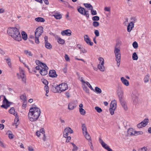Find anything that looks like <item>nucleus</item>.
Listing matches in <instances>:
<instances>
[{
	"label": "nucleus",
	"instance_id": "nucleus-30",
	"mask_svg": "<svg viewBox=\"0 0 151 151\" xmlns=\"http://www.w3.org/2000/svg\"><path fill=\"white\" fill-rule=\"evenodd\" d=\"M5 60L6 61V62L7 63L8 65L10 68L12 67V63L11 61V59L10 58H8L6 59H5Z\"/></svg>",
	"mask_w": 151,
	"mask_h": 151
},
{
	"label": "nucleus",
	"instance_id": "nucleus-14",
	"mask_svg": "<svg viewBox=\"0 0 151 151\" xmlns=\"http://www.w3.org/2000/svg\"><path fill=\"white\" fill-rule=\"evenodd\" d=\"M132 99L133 104L134 105L137 104L138 101V97L137 96L133 94L132 95Z\"/></svg>",
	"mask_w": 151,
	"mask_h": 151
},
{
	"label": "nucleus",
	"instance_id": "nucleus-58",
	"mask_svg": "<svg viewBox=\"0 0 151 151\" xmlns=\"http://www.w3.org/2000/svg\"><path fill=\"white\" fill-rule=\"evenodd\" d=\"M121 58L116 59V61L117 62V65L118 67H119L120 65Z\"/></svg>",
	"mask_w": 151,
	"mask_h": 151
},
{
	"label": "nucleus",
	"instance_id": "nucleus-11",
	"mask_svg": "<svg viewBox=\"0 0 151 151\" xmlns=\"http://www.w3.org/2000/svg\"><path fill=\"white\" fill-rule=\"evenodd\" d=\"M84 40L86 42L88 45L92 46L93 45V43L91 42L88 35H86L84 36Z\"/></svg>",
	"mask_w": 151,
	"mask_h": 151
},
{
	"label": "nucleus",
	"instance_id": "nucleus-10",
	"mask_svg": "<svg viewBox=\"0 0 151 151\" xmlns=\"http://www.w3.org/2000/svg\"><path fill=\"white\" fill-rule=\"evenodd\" d=\"M60 89L62 91H64L67 90L68 88V85L67 83H63L60 84Z\"/></svg>",
	"mask_w": 151,
	"mask_h": 151
},
{
	"label": "nucleus",
	"instance_id": "nucleus-22",
	"mask_svg": "<svg viewBox=\"0 0 151 151\" xmlns=\"http://www.w3.org/2000/svg\"><path fill=\"white\" fill-rule=\"evenodd\" d=\"M35 62L37 65L39 66H40L41 68H44L45 66H46V65L44 63H41L40 61L37 60L35 61Z\"/></svg>",
	"mask_w": 151,
	"mask_h": 151
},
{
	"label": "nucleus",
	"instance_id": "nucleus-51",
	"mask_svg": "<svg viewBox=\"0 0 151 151\" xmlns=\"http://www.w3.org/2000/svg\"><path fill=\"white\" fill-rule=\"evenodd\" d=\"M52 90L54 92H57L56 86H52Z\"/></svg>",
	"mask_w": 151,
	"mask_h": 151
},
{
	"label": "nucleus",
	"instance_id": "nucleus-32",
	"mask_svg": "<svg viewBox=\"0 0 151 151\" xmlns=\"http://www.w3.org/2000/svg\"><path fill=\"white\" fill-rule=\"evenodd\" d=\"M82 128L83 134L87 133V132H88L87 130V128L84 124H82Z\"/></svg>",
	"mask_w": 151,
	"mask_h": 151
},
{
	"label": "nucleus",
	"instance_id": "nucleus-21",
	"mask_svg": "<svg viewBox=\"0 0 151 151\" xmlns=\"http://www.w3.org/2000/svg\"><path fill=\"white\" fill-rule=\"evenodd\" d=\"M118 95L119 97V101L123 99V93L122 91H119V92H118Z\"/></svg>",
	"mask_w": 151,
	"mask_h": 151
},
{
	"label": "nucleus",
	"instance_id": "nucleus-33",
	"mask_svg": "<svg viewBox=\"0 0 151 151\" xmlns=\"http://www.w3.org/2000/svg\"><path fill=\"white\" fill-rule=\"evenodd\" d=\"M148 119L147 118H146L144 119L141 123H142L144 127H145L148 124Z\"/></svg>",
	"mask_w": 151,
	"mask_h": 151
},
{
	"label": "nucleus",
	"instance_id": "nucleus-31",
	"mask_svg": "<svg viewBox=\"0 0 151 151\" xmlns=\"http://www.w3.org/2000/svg\"><path fill=\"white\" fill-rule=\"evenodd\" d=\"M98 68L99 69L102 71H104L105 69V68L104 65L99 64L98 65Z\"/></svg>",
	"mask_w": 151,
	"mask_h": 151
},
{
	"label": "nucleus",
	"instance_id": "nucleus-13",
	"mask_svg": "<svg viewBox=\"0 0 151 151\" xmlns=\"http://www.w3.org/2000/svg\"><path fill=\"white\" fill-rule=\"evenodd\" d=\"M119 101L121 105L123 108L126 111L128 109V108L126 102L124 99L120 101Z\"/></svg>",
	"mask_w": 151,
	"mask_h": 151
},
{
	"label": "nucleus",
	"instance_id": "nucleus-48",
	"mask_svg": "<svg viewBox=\"0 0 151 151\" xmlns=\"http://www.w3.org/2000/svg\"><path fill=\"white\" fill-rule=\"evenodd\" d=\"M69 133L68 132H67L66 130H64V131L63 132V136H64V137H65V138H66V137H68V136L69 135Z\"/></svg>",
	"mask_w": 151,
	"mask_h": 151
},
{
	"label": "nucleus",
	"instance_id": "nucleus-12",
	"mask_svg": "<svg viewBox=\"0 0 151 151\" xmlns=\"http://www.w3.org/2000/svg\"><path fill=\"white\" fill-rule=\"evenodd\" d=\"M71 33V31L70 29H67L62 32L61 34L63 36L67 35L70 36Z\"/></svg>",
	"mask_w": 151,
	"mask_h": 151
},
{
	"label": "nucleus",
	"instance_id": "nucleus-45",
	"mask_svg": "<svg viewBox=\"0 0 151 151\" xmlns=\"http://www.w3.org/2000/svg\"><path fill=\"white\" fill-rule=\"evenodd\" d=\"M99 23L98 22L94 21L93 23V25L94 27H97L99 26Z\"/></svg>",
	"mask_w": 151,
	"mask_h": 151
},
{
	"label": "nucleus",
	"instance_id": "nucleus-43",
	"mask_svg": "<svg viewBox=\"0 0 151 151\" xmlns=\"http://www.w3.org/2000/svg\"><path fill=\"white\" fill-rule=\"evenodd\" d=\"M147 148L146 147H144L142 148H139L138 150V151H147Z\"/></svg>",
	"mask_w": 151,
	"mask_h": 151
},
{
	"label": "nucleus",
	"instance_id": "nucleus-9",
	"mask_svg": "<svg viewBox=\"0 0 151 151\" xmlns=\"http://www.w3.org/2000/svg\"><path fill=\"white\" fill-rule=\"evenodd\" d=\"M76 101H74L70 102L68 104V109L70 110L73 109L77 106L76 104Z\"/></svg>",
	"mask_w": 151,
	"mask_h": 151
},
{
	"label": "nucleus",
	"instance_id": "nucleus-53",
	"mask_svg": "<svg viewBox=\"0 0 151 151\" xmlns=\"http://www.w3.org/2000/svg\"><path fill=\"white\" fill-rule=\"evenodd\" d=\"M91 14L93 15H96L97 14V12L96 11L93 9V8L91 9Z\"/></svg>",
	"mask_w": 151,
	"mask_h": 151
},
{
	"label": "nucleus",
	"instance_id": "nucleus-62",
	"mask_svg": "<svg viewBox=\"0 0 151 151\" xmlns=\"http://www.w3.org/2000/svg\"><path fill=\"white\" fill-rule=\"evenodd\" d=\"M39 37H35V42L37 44H39L40 42L39 39Z\"/></svg>",
	"mask_w": 151,
	"mask_h": 151
},
{
	"label": "nucleus",
	"instance_id": "nucleus-56",
	"mask_svg": "<svg viewBox=\"0 0 151 151\" xmlns=\"http://www.w3.org/2000/svg\"><path fill=\"white\" fill-rule=\"evenodd\" d=\"M99 17L97 16H94L92 18V20L93 21H98L99 20Z\"/></svg>",
	"mask_w": 151,
	"mask_h": 151
},
{
	"label": "nucleus",
	"instance_id": "nucleus-37",
	"mask_svg": "<svg viewBox=\"0 0 151 151\" xmlns=\"http://www.w3.org/2000/svg\"><path fill=\"white\" fill-rule=\"evenodd\" d=\"M84 5L86 7L89 8L90 10L93 8L92 6L90 4H84Z\"/></svg>",
	"mask_w": 151,
	"mask_h": 151
},
{
	"label": "nucleus",
	"instance_id": "nucleus-4",
	"mask_svg": "<svg viewBox=\"0 0 151 151\" xmlns=\"http://www.w3.org/2000/svg\"><path fill=\"white\" fill-rule=\"evenodd\" d=\"M78 11L82 15L85 16L87 18H89L88 12L87 10H86L84 8L80 7L78 9Z\"/></svg>",
	"mask_w": 151,
	"mask_h": 151
},
{
	"label": "nucleus",
	"instance_id": "nucleus-7",
	"mask_svg": "<svg viewBox=\"0 0 151 151\" xmlns=\"http://www.w3.org/2000/svg\"><path fill=\"white\" fill-rule=\"evenodd\" d=\"M114 52L115 54L116 59L121 58V53L120 49L117 47H115Z\"/></svg>",
	"mask_w": 151,
	"mask_h": 151
},
{
	"label": "nucleus",
	"instance_id": "nucleus-44",
	"mask_svg": "<svg viewBox=\"0 0 151 151\" xmlns=\"http://www.w3.org/2000/svg\"><path fill=\"white\" fill-rule=\"evenodd\" d=\"M95 109L96 111L99 113H100L102 111V109L98 106H96L95 108Z\"/></svg>",
	"mask_w": 151,
	"mask_h": 151
},
{
	"label": "nucleus",
	"instance_id": "nucleus-17",
	"mask_svg": "<svg viewBox=\"0 0 151 151\" xmlns=\"http://www.w3.org/2000/svg\"><path fill=\"white\" fill-rule=\"evenodd\" d=\"M110 108L116 109V101L115 100L111 101L110 105Z\"/></svg>",
	"mask_w": 151,
	"mask_h": 151
},
{
	"label": "nucleus",
	"instance_id": "nucleus-15",
	"mask_svg": "<svg viewBox=\"0 0 151 151\" xmlns=\"http://www.w3.org/2000/svg\"><path fill=\"white\" fill-rule=\"evenodd\" d=\"M49 75L50 77L54 78L57 76L55 71L54 70H51L49 71Z\"/></svg>",
	"mask_w": 151,
	"mask_h": 151
},
{
	"label": "nucleus",
	"instance_id": "nucleus-34",
	"mask_svg": "<svg viewBox=\"0 0 151 151\" xmlns=\"http://www.w3.org/2000/svg\"><path fill=\"white\" fill-rule=\"evenodd\" d=\"M94 91H95L98 94L102 92L101 89L98 87H95Z\"/></svg>",
	"mask_w": 151,
	"mask_h": 151
},
{
	"label": "nucleus",
	"instance_id": "nucleus-25",
	"mask_svg": "<svg viewBox=\"0 0 151 151\" xmlns=\"http://www.w3.org/2000/svg\"><path fill=\"white\" fill-rule=\"evenodd\" d=\"M102 146L108 151H112V150L110 148L109 146L105 143H104V144L102 145Z\"/></svg>",
	"mask_w": 151,
	"mask_h": 151
},
{
	"label": "nucleus",
	"instance_id": "nucleus-35",
	"mask_svg": "<svg viewBox=\"0 0 151 151\" xmlns=\"http://www.w3.org/2000/svg\"><path fill=\"white\" fill-rule=\"evenodd\" d=\"M83 134L87 139L88 140H91V137L88 132H87V133H85Z\"/></svg>",
	"mask_w": 151,
	"mask_h": 151
},
{
	"label": "nucleus",
	"instance_id": "nucleus-59",
	"mask_svg": "<svg viewBox=\"0 0 151 151\" xmlns=\"http://www.w3.org/2000/svg\"><path fill=\"white\" fill-rule=\"evenodd\" d=\"M94 34L96 36L98 37L99 36V31L97 30H96L94 31Z\"/></svg>",
	"mask_w": 151,
	"mask_h": 151
},
{
	"label": "nucleus",
	"instance_id": "nucleus-54",
	"mask_svg": "<svg viewBox=\"0 0 151 151\" xmlns=\"http://www.w3.org/2000/svg\"><path fill=\"white\" fill-rule=\"evenodd\" d=\"M86 83L91 89L92 90L94 91V89L88 82H86Z\"/></svg>",
	"mask_w": 151,
	"mask_h": 151
},
{
	"label": "nucleus",
	"instance_id": "nucleus-57",
	"mask_svg": "<svg viewBox=\"0 0 151 151\" xmlns=\"http://www.w3.org/2000/svg\"><path fill=\"white\" fill-rule=\"evenodd\" d=\"M65 60L67 61H70V58L69 57H68V55L66 54H65Z\"/></svg>",
	"mask_w": 151,
	"mask_h": 151
},
{
	"label": "nucleus",
	"instance_id": "nucleus-26",
	"mask_svg": "<svg viewBox=\"0 0 151 151\" xmlns=\"http://www.w3.org/2000/svg\"><path fill=\"white\" fill-rule=\"evenodd\" d=\"M22 39L24 40H26L27 38V34L24 31H23L21 33Z\"/></svg>",
	"mask_w": 151,
	"mask_h": 151
},
{
	"label": "nucleus",
	"instance_id": "nucleus-29",
	"mask_svg": "<svg viewBox=\"0 0 151 151\" xmlns=\"http://www.w3.org/2000/svg\"><path fill=\"white\" fill-rule=\"evenodd\" d=\"M35 20L37 22H44L45 21V19L42 17H38L35 18Z\"/></svg>",
	"mask_w": 151,
	"mask_h": 151
},
{
	"label": "nucleus",
	"instance_id": "nucleus-2",
	"mask_svg": "<svg viewBox=\"0 0 151 151\" xmlns=\"http://www.w3.org/2000/svg\"><path fill=\"white\" fill-rule=\"evenodd\" d=\"M8 34L14 40L20 41L22 38L19 29L16 27H10L8 29Z\"/></svg>",
	"mask_w": 151,
	"mask_h": 151
},
{
	"label": "nucleus",
	"instance_id": "nucleus-61",
	"mask_svg": "<svg viewBox=\"0 0 151 151\" xmlns=\"http://www.w3.org/2000/svg\"><path fill=\"white\" fill-rule=\"evenodd\" d=\"M143 134V132L142 131H135V135H136L142 134Z\"/></svg>",
	"mask_w": 151,
	"mask_h": 151
},
{
	"label": "nucleus",
	"instance_id": "nucleus-63",
	"mask_svg": "<svg viewBox=\"0 0 151 151\" xmlns=\"http://www.w3.org/2000/svg\"><path fill=\"white\" fill-rule=\"evenodd\" d=\"M43 83L45 85H47L48 83V81L46 80H44L42 81Z\"/></svg>",
	"mask_w": 151,
	"mask_h": 151
},
{
	"label": "nucleus",
	"instance_id": "nucleus-47",
	"mask_svg": "<svg viewBox=\"0 0 151 151\" xmlns=\"http://www.w3.org/2000/svg\"><path fill=\"white\" fill-rule=\"evenodd\" d=\"M56 90L57 91V92L59 93H61V91L60 89V84L58 85H57L56 86Z\"/></svg>",
	"mask_w": 151,
	"mask_h": 151
},
{
	"label": "nucleus",
	"instance_id": "nucleus-23",
	"mask_svg": "<svg viewBox=\"0 0 151 151\" xmlns=\"http://www.w3.org/2000/svg\"><path fill=\"white\" fill-rule=\"evenodd\" d=\"M53 16L57 19H60L62 17V15L57 12L55 13V14H53Z\"/></svg>",
	"mask_w": 151,
	"mask_h": 151
},
{
	"label": "nucleus",
	"instance_id": "nucleus-36",
	"mask_svg": "<svg viewBox=\"0 0 151 151\" xmlns=\"http://www.w3.org/2000/svg\"><path fill=\"white\" fill-rule=\"evenodd\" d=\"M20 99L22 100L23 101H27V99L26 95L24 94L20 96Z\"/></svg>",
	"mask_w": 151,
	"mask_h": 151
},
{
	"label": "nucleus",
	"instance_id": "nucleus-16",
	"mask_svg": "<svg viewBox=\"0 0 151 151\" xmlns=\"http://www.w3.org/2000/svg\"><path fill=\"white\" fill-rule=\"evenodd\" d=\"M121 80L122 83L126 86H128L129 85V81L123 77L121 78Z\"/></svg>",
	"mask_w": 151,
	"mask_h": 151
},
{
	"label": "nucleus",
	"instance_id": "nucleus-49",
	"mask_svg": "<svg viewBox=\"0 0 151 151\" xmlns=\"http://www.w3.org/2000/svg\"><path fill=\"white\" fill-rule=\"evenodd\" d=\"M116 109H114L113 108H110L109 110L111 115H113L114 114V111Z\"/></svg>",
	"mask_w": 151,
	"mask_h": 151
},
{
	"label": "nucleus",
	"instance_id": "nucleus-41",
	"mask_svg": "<svg viewBox=\"0 0 151 151\" xmlns=\"http://www.w3.org/2000/svg\"><path fill=\"white\" fill-rule=\"evenodd\" d=\"M65 130L70 134L73 133V131L70 127L66 128Z\"/></svg>",
	"mask_w": 151,
	"mask_h": 151
},
{
	"label": "nucleus",
	"instance_id": "nucleus-40",
	"mask_svg": "<svg viewBox=\"0 0 151 151\" xmlns=\"http://www.w3.org/2000/svg\"><path fill=\"white\" fill-rule=\"evenodd\" d=\"M24 52L26 55L29 56H31L32 55L31 51H29L28 50H25L24 51Z\"/></svg>",
	"mask_w": 151,
	"mask_h": 151
},
{
	"label": "nucleus",
	"instance_id": "nucleus-52",
	"mask_svg": "<svg viewBox=\"0 0 151 151\" xmlns=\"http://www.w3.org/2000/svg\"><path fill=\"white\" fill-rule=\"evenodd\" d=\"M44 90L46 91L47 93H48L49 92V88L47 85H46L45 86Z\"/></svg>",
	"mask_w": 151,
	"mask_h": 151
},
{
	"label": "nucleus",
	"instance_id": "nucleus-20",
	"mask_svg": "<svg viewBox=\"0 0 151 151\" xmlns=\"http://www.w3.org/2000/svg\"><path fill=\"white\" fill-rule=\"evenodd\" d=\"M88 86L86 83H84L83 84V90L87 93H89V89L88 88Z\"/></svg>",
	"mask_w": 151,
	"mask_h": 151
},
{
	"label": "nucleus",
	"instance_id": "nucleus-50",
	"mask_svg": "<svg viewBox=\"0 0 151 151\" xmlns=\"http://www.w3.org/2000/svg\"><path fill=\"white\" fill-rule=\"evenodd\" d=\"M132 45L133 47L135 49L137 48L138 47V45L137 43V42L135 41L133 42L132 44Z\"/></svg>",
	"mask_w": 151,
	"mask_h": 151
},
{
	"label": "nucleus",
	"instance_id": "nucleus-39",
	"mask_svg": "<svg viewBox=\"0 0 151 151\" xmlns=\"http://www.w3.org/2000/svg\"><path fill=\"white\" fill-rule=\"evenodd\" d=\"M132 58L134 60H137L138 58V56L135 52L133 53L132 56Z\"/></svg>",
	"mask_w": 151,
	"mask_h": 151
},
{
	"label": "nucleus",
	"instance_id": "nucleus-8",
	"mask_svg": "<svg viewBox=\"0 0 151 151\" xmlns=\"http://www.w3.org/2000/svg\"><path fill=\"white\" fill-rule=\"evenodd\" d=\"M42 68L41 69L40 73V74L43 76L46 75L47 74V70L48 69V68L47 66H45L44 68Z\"/></svg>",
	"mask_w": 151,
	"mask_h": 151
},
{
	"label": "nucleus",
	"instance_id": "nucleus-28",
	"mask_svg": "<svg viewBox=\"0 0 151 151\" xmlns=\"http://www.w3.org/2000/svg\"><path fill=\"white\" fill-rule=\"evenodd\" d=\"M57 40L58 42L60 44L63 45L65 43L64 40L61 38L59 37H57Z\"/></svg>",
	"mask_w": 151,
	"mask_h": 151
},
{
	"label": "nucleus",
	"instance_id": "nucleus-19",
	"mask_svg": "<svg viewBox=\"0 0 151 151\" xmlns=\"http://www.w3.org/2000/svg\"><path fill=\"white\" fill-rule=\"evenodd\" d=\"M135 131H134L132 128H129L128 129V134L131 135H135Z\"/></svg>",
	"mask_w": 151,
	"mask_h": 151
},
{
	"label": "nucleus",
	"instance_id": "nucleus-6",
	"mask_svg": "<svg viewBox=\"0 0 151 151\" xmlns=\"http://www.w3.org/2000/svg\"><path fill=\"white\" fill-rule=\"evenodd\" d=\"M43 31V28L42 27L40 26L37 28L35 32V36L40 37Z\"/></svg>",
	"mask_w": 151,
	"mask_h": 151
},
{
	"label": "nucleus",
	"instance_id": "nucleus-55",
	"mask_svg": "<svg viewBox=\"0 0 151 151\" xmlns=\"http://www.w3.org/2000/svg\"><path fill=\"white\" fill-rule=\"evenodd\" d=\"M131 20H132V22L130 23H133V24L137 21V19L136 18L134 17H132L131 18Z\"/></svg>",
	"mask_w": 151,
	"mask_h": 151
},
{
	"label": "nucleus",
	"instance_id": "nucleus-46",
	"mask_svg": "<svg viewBox=\"0 0 151 151\" xmlns=\"http://www.w3.org/2000/svg\"><path fill=\"white\" fill-rule=\"evenodd\" d=\"M79 111L80 113L82 115H84L85 114V111L83 109H79Z\"/></svg>",
	"mask_w": 151,
	"mask_h": 151
},
{
	"label": "nucleus",
	"instance_id": "nucleus-18",
	"mask_svg": "<svg viewBox=\"0 0 151 151\" xmlns=\"http://www.w3.org/2000/svg\"><path fill=\"white\" fill-rule=\"evenodd\" d=\"M134 24L133 23H130L127 27V30L128 32H130L134 27Z\"/></svg>",
	"mask_w": 151,
	"mask_h": 151
},
{
	"label": "nucleus",
	"instance_id": "nucleus-60",
	"mask_svg": "<svg viewBox=\"0 0 151 151\" xmlns=\"http://www.w3.org/2000/svg\"><path fill=\"white\" fill-rule=\"evenodd\" d=\"M81 53H86L87 52V51L84 48L82 47L80 50Z\"/></svg>",
	"mask_w": 151,
	"mask_h": 151
},
{
	"label": "nucleus",
	"instance_id": "nucleus-5",
	"mask_svg": "<svg viewBox=\"0 0 151 151\" xmlns=\"http://www.w3.org/2000/svg\"><path fill=\"white\" fill-rule=\"evenodd\" d=\"M20 75L18 73L17 74V76L18 79L22 78V81L25 83L26 81V76L24 74V72L22 69L20 70Z\"/></svg>",
	"mask_w": 151,
	"mask_h": 151
},
{
	"label": "nucleus",
	"instance_id": "nucleus-42",
	"mask_svg": "<svg viewBox=\"0 0 151 151\" xmlns=\"http://www.w3.org/2000/svg\"><path fill=\"white\" fill-rule=\"evenodd\" d=\"M99 60L100 61L99 64L104 65V60L103 58L102 57H100L99 58Z\"/></svg>",
	"mask_w": 151,
	"mask_h": 151
},
{
	"label": "nucleus",
	"instance_id": "nucleus-1",
	"mask_svg": "<svg viewBox=\"0 0 151 151\" xmlns=\"http://www.w3.org/2000/svg\"><path fill=\"white\" fill-rule=\"evenodd\" d=\"M40 113V110L39 108L37 107L31 108L28 114V119L30 121H35L38 119Z\"/></svg>",
	"mask_w": 151,
	"mask_h": 151
},
{
	"label": "nucleus",
	"instance_id": "nucleus-3",
	"mask_svg": "<svg viewBox=\"0 0 151 151\" xmlns=\"http://www.w3.org/2000/svg\"><path fill=\"white\" fill-rule=\"evenodd\" d=\"M2 97H3L4 100L3 101V104L1 106V107L2 108L7 109L10 106L9 102L6 98V97L3 95H1L0 96V100H1Z\"/></svg>",
	"mask_w": 151,
	"mask_h": 151
},
{
	"label": "nucleus",
	"instance_id": "nucleus-24",
	"mask_svg": "<svg viewBox=\"0 0 151 151\" xmlns=\"http://www.w3.org/2000/svg\"><path fill=\"white\" fill-rule=\"evenodd\" d=\"M9 112L11 114H13L15 116H17V113L16 112L14 108L12 107L9 111Z\"/></svg>",
	"mask_w": 151,
	"mask_h": 151
},
{
	"label": "nucleus",
	"instance_id": "nucleus-38",
	"mask_svg": "<svg viewBox=\"0 0 151 151\" xmlns=\"http://www.w3.org/2000/svg\"><path fill=\"white\" fill-rule=\"evenodd\" d=\"M150 79V76L149 75H147L144 78V82L145 83H147Z\"/></svg>",
	"mask_w": 151,
	"mask_h": 151
},
{
	"label": "nucleus",
	"instance_id": "nucleus-64",
	"mask_svg": "<svg viewBox=\"0 0 151 151\" xmlns=\"http://www.w3.org/2000/svg\"><path fill=\"white\" fill-rule=\"evenodd\" d=\"M142 124V123L141 122L139 124H138L137 125V127L139 128H141L142 127H144Z\"/></svg>",
	"mask_w": 151,
	"mask_h": 151
},
{
	"label": "nucleus",
	"instance_id": "nucleus-27",
	"mask_svg": "<svg viewBox=\"0 0 151 151\" xmlns=\"http://www.w3.org/2000/svg\"><path fill=\"white\" fill-rule=\"evenodd\" d=\"M45 47L47 49H51L52 48V46L51 44L48 42L45 43Z\"/></svg>",
	"mask_w": 151,
	"mask_h": 151
}]
</instances>
